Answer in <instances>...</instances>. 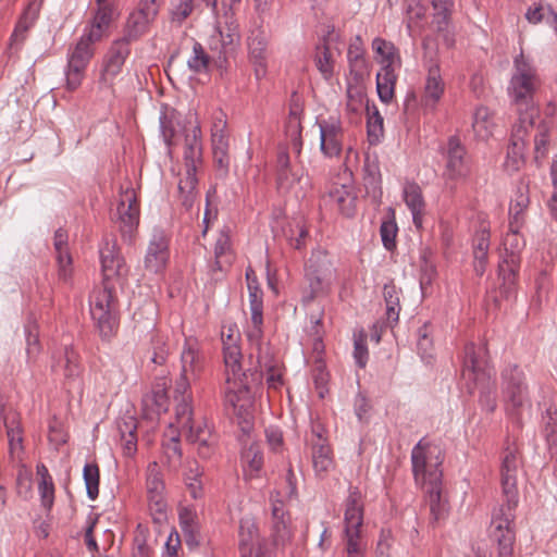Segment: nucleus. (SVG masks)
<instances>
[{
  "label": "nucleus",
  "mask_w": 557,
  "mask_h": 557,
  "mask_svg": "<svg viewBox=\"0 0 557 557\" xmlns=\"http://www.w3.org/2000/svg\"><path fill=\"white\" fill-rule=\"evenodd\" d=\"M99 255L102 284L89 296V308L101 341L110 342L116 335L120 325L119 300L112 281L125 277L128 269L114 238H103Z\"/></svg>",
  "instance_id": "f257e3e1"
},
{
  "label": "nucleus",
  "mask_w": 557,
  "mask_h": 557,
  "mask_svg": "<svg viewBox=\"0 0 557 557\" xmlns=\"http://www.w3.org/2000/svg\"><path fill=\"white\" fill-rule=\"evenodd\" d=\"M461 375L468 384V389L479 388V403L486 412L496 409V388L493 380L495 372L486 358L484 346L469 343L465 346Z\"/></svg>",
  "instance_id": "f03ea898"
},
{
  "label": "nucleus",
  "mask_w": 557,
  "mask_h": 557,
  "mask_svg": "<svg viewBox=\"0 0 557 557\" xmlns=\"http://www.w3.org/2000/svg\"><path fill=\"white\" fill-rule=\"evenodd\" d=\"M513 67L515 73L508 89L517 106L518 119L532 115V122H534L539 115V110L533 102L534 92L540 84L536 71L523 52L515 58Z\"/></svg>",
  "instance_id": "7ed1b4c3"
},
{
  "label": "nucleus",
  "mask_w": 557,
  "mask_h": 557,
  "mask_svg": "<svg viewBox=\"0 0 557 557\" xmlns=\"http://www.w3.org/2000/svg\"><path fill=\"white\" fill-rule=\"evenodd\" d=\"M491 512L488 536L497 545L498 557H511L516 542V509L519 497H503Z\"/></svg>",
  "instance_id": "20e7f679"
},
{
  "label": "nucleus",
  "mask_w": 557,
  "mask_h": 557,
  "mask_svg": "<svg viewBox=\"0 0 557 557\" xmlns=\"http://www.w3.org/2000/svg\"><path fill=\"white\" fill-rule=\"evenodd\" d=\"M189 403L183 397L175 408L174 430L184 432L187 441L198 445V455L209 458L214 451L215 438L205 421H194Z\"/></svg>",
  "instance_id": "39448f33"
},
{
  "label": "nucleus",
  "mask_w": 557,
  "mask_h": 557,
  "mask_svg": "<svg viewBox=\"0 0 557 557\" xmlns=\"http://www.w3.org/2000/svg\"><path fill=\"white\" fill-rule=\"evenodd\" d=\"M442 462L437 446L421 438L411 450L412 472L417 484L422 487L442 484Z\"/></svg>",
  "instance_id": "423d86ee"
},
{
  "label": "nucleus",
  "mask_w": 557,
  "mask_h": 557,
  "mask_svg": "<svg viewBox=\"0 0 557 557\" xmlns=\"http://www.w3.org/2000/svg\"><path fill=\"white\" fill-rule=\"evenodd\" d=\"M306 280L309 285V294L304 296L305 304L320 296H326L336 276L333 262L325 250L317 249L311 252L306 263Z\"/></svg>",
  "instance_id": "0eeeda50"
},
{
  "label": "nucleus",
  "mask_w": 557,
  "mask_h": 557,
  "mask_svg": "<svg viewBox=\"0 0 557 557\" xmlns=\"http://www.w3.org/2000/svg\"><path fill=\"white\" fill-rule=\"evenodd\" d=\"M363 495L358 487H350L345 500L344 542L346 553L366 552L367 543L361 536L363 524Z\"/></svg>",
  "instance_id": "6e6552de"
},
{
  "label": "nucleus",
  "mask_w": 557,
  "mask_h": 557,
  "mask_svg": "<svg viewBox=\"0 0 557 557\" xmlns=\"http://www.w3.org/2000/svg\"><path fill=\"white\" fill-rule=\"evenodd\" d=\"M98 41L83 35L78 40L70 45L66 53L65 84L70 91L76 90L83 83L86 70L95 57V45Z\"/></svg>",
  "instance_id": "1a4fd4ad"
},
{
  "label": "nucleus",
  "mask_w": 557,
  "mask_h": 557,
  "mask_svg": "<svg viewBox=\"0 0 557 557\" xmlns=\"http://www.w3.org/2000/svg\"><path fill=\"white\" fill-rule=\"evenodd\" d=\"M502 392L506 409L510 414L519 416L524 408L531 407L525 375L517 364L508 366L503 370Z\"/></svg>",
  "instance_id": "9d476101"
},
{
  "label": "nucleus",
  "mask_w": 557,
  "mask_h": 557,
  "mask_svg": "<svg viewBox=\"0 0 557 557\" xmlns=\"http://www.w3.org/2000/svg\"><path fill=\"white\" fill-rule=\"evenodd\" d=\"M131 54V46L115 39L111 42L103 55L98 86L101 90L114 91L116 77L122 73L123 66Z\"/></svg>",
  "instance_id": "9b49d317"
},
{
  "label": "nucleus",
  "mask_w": 557,
  "mask_h": 557,
  "mask_svg": "<svg viewBox=\"0 0 557 557\" xmlns=\"http://www.w3.org/2000/svg\"><path fill=\"white\" fill-rule=\"evenodd\" d=\"M223 357L226 368V383L237 384L240 381V386L244 389H251L262 384V373L257 370H247L242 372V352L237 343L225 342L223 347Z\"/></svg>",
  "instance_id": "f8f14e48"
},
{
  "label": "nucleus",
  "mask_w": 557,
  "mask_h": 557,
  "mask_svg": "<svg viewBox=\"0 0 557 557\" xmlns=\"http://www.w3.org/2000/svg\"><path fill=\"white\" fill-rule=\"evenodd\" d=\"M116 215L122 237L131 240L138 227L140 218L139 203L134 188L121 189Z\"/></svg>",
  "instance_id": "ddd939ff"
},
{
  "label": "nucleus",
  "mask_w": 557,
  "mask_h": 557,
  "mask_svg": "<svg viewBox=\"0 0 557 557\" xmlns=\"http://www.w3.org/2000/svg\"><path fill=\"white\" fill-rule=\"evenodd\" d=\"M320 132V150L325 158L339 157L343 150L344 128L339 116L317 117Z\"/></svg>",
  "instance_id": "4468645a"
},
{
  "label": "nucleus",
  "mask_w": 557,
  "mask_h": 557,
  "mask_svg": "<svg viewBox=\"0 0 557 557\" xmlns=\"http://www.w3.org/2000/svg\"><path fill=\"white\" fill-rule=\"evenodd\" d=\"M308 443L311 447L314 472L318 476L324 478L333 469L334 460L332 449L325 436V430L321 424H312Z\"/></svg>",
  "instance_id": "2eb2a0df"
},
{
  "label": "nucleus",
  "mask_w": 557,
  "mask_h": 557,
  "mask_svg": "<svg viewBox=\"0 0 557 557\" xmlns=\"http://www.w3.org/2000/svg\"><path fill=\"white\" fill-rule=\"evenodd\" d=\"M444 177L450 181L467 178L471 173V161L459 138L451 136L447 141Z\"/></svg>",
  "instance_id": "dca6fc26"
},
{
  "label": "nucleus",
  "mask_w": 557,
  "mask_h": 557,
  "mask_svg": "<svg viewBox=\"0 0 557 557\" xmlns=\"http://www.w3.org/2000/svg\"><path fill=\"white\" fill-rule=\"evenodd\" d=\"M246 41L255 76L260 81L268 72L269 34L261 26H257L249 30Z\"/></svg>",
  "instance_id": "f3484780"
},
{
  "label": "nucleus",
  "mask_w": 557,
  "mask_h": 557,
  "mask_svg": "<svg viewBox=\"0 0 557 557\" xmlns=\"http://www.w3.org/2000/svg\"><path fill=\"white\" fill-rule=\"evenodd\" d=\"M534 122H532V115L527 117L518 119L512 126L510 144L508 146L507 158L505 166L508 171H517L523 163L524 149H525V137L530 129L533 128Z\"/></svg>",
  "instance_id": "a211bd4d"
},
{
  "label": "nucleus",
  "mask_w": 557,
  "mask_h": 557,
  "mask_svg": "<svg viewBox=\"0 0 557 557\" xmlns=\"http://www.w3.org/2000/svg\"><path fill=\"white\" fill-rule=\"evenodd\" d=\"M146 487L149 499V507L154 520L161 521L166 517V503L164 500L165 484L161 469L157 461H152L147 467Z\"/></svg>",
  "instance_id": "6ab92c4d"
},
{
  "label": "nucleus",
  "mask_w": 557,
  "mask_h": 557,
  "mask_svg": "<svg viewBox=\"0 0 557 557\" xmlns=\"http://www.w3.org/2000/svg\"><path fill=\"white\" fill-rule=\"evenodd\" d=\"M169 243L163 230H153L144 258V267L148 272L157 274L165 269L170 258Z\"/></svg>",
  "instance_id": "aec40b11"
},
{
  "label": "nucleus",
  "mask_w": 557,
  "mask_h": 557,
  "mask_svg": "<svg viewBox=\"0 0 557 557\" xmlns=\"http://www.w3.org/2000/svg\"><path fill=\"white\" fill-rule=\"evenodd\" d=\"M42 0H30L21 14L10 38V48L18 50L27 37V32L39 17Z\"/></svg>",
  "instance_id": "412c9836"
},
{
  "label": "nucleus",
  "mask_w": 557,
  "mask_h": 557,
  "mask_svg": "<svg viewBox=\"0 0 557 557\" xmlns=\"http://www.w3.org/2000/svg\"><path fill=\"white\" fill-rule=\"evenodd\" d=\"M519 456L516 449L507 448L504 453L500 467V483L503 497H518L517 473Z\"/></svg>",
  "instance_id": "4be33fe9"
},
{
  "label": "nucleus",
  "mask_w": 557,
  "mask_h": 557,
  "mask_svg": "<svg viewBox=\"0 0 557 557\" xmlns=\"http://www.w3.org/2000/svg\"><path fill=\"white\" fill-rule=\"evenodd\" d=\"M530 206L529 182L520 180L517 183L513 198L509 206V221L513 228L522 227L525 222V212Z\"/></svg>",
  "instance_id": "5701e85b"
},
{
  "label": "nucleus",
  "mask_w": 557,
  "mask_h": 557,
  "mask_svg": "<svg viewBox=\"0 0 557 557\" xmlns=\"http://www.w3.org/2000/svg\"><path fill=\"white\" fill-rule=\"evenodd\" d=\"M403 197L411 212L413 225L421 230L426 213V203L421 187L417 183H407L403 189Z\"/></svg>",
  "instance_id": "b1692460"
},
{
  "label": "nucleus",
  "mask_w": 557,
  "mask_h": 557,
  "mask_svg": "<svg viewBox=\"0 0 557 557\" xmlns=\"http://www.w3.org/2000/svg\"><path fill=\"white\" fill-rule=\"evenodd\" d=\"M117 13L112 3L98 4L91 25L84 34L96 41H101L108 35L111 23L116 18Z\"/></svg>",
  "instance_id": "393cba45"
},
{
  "label": "nucleus",
  "mask_w": 557,
  "mask_h": 557,
  "mask_svg": "<svg viewBox=\"0 0 557 557\" xmlns=\"http://www.w3.org/2000/svg\"><path fill=\"white\" fill-rule=\"evenodd\" d=\"M205 358L195 338H186L181 352V372L198 377L203 369Z\"/></svg>",
  "instance_id": "a878e982"
},
{
  "label": "nucleus",
  "mask_w": 557,
  "mask_h": 557,
  "mask_svg": "<svg viewBox=\"0 0 557 557\" xmlns=\"http://www.w3.org/2000/svg\"><path fill=\"white\" fill-rule=\"evenodd\" d=\"M272 503V531L275 544H285L292 537V525L288 513L284 510L282 500L271 496Z\"/></svg>",
  "instance_id": "bb28decb"
},
{
  "label": "nucleus",
  "mask_w": 557,
  "mask_h": 557,
  "mask_svg": "<svg viewBox=\"0 0 557 557\" xmlns=\"http://www.w3.org/2000/svg\"><path fill=\"white\" fill-rule=\"evenodd\" d=\"M257 362L259 369L258 372L262 373V376L267 375L268 388L277 391L283 386V373L282 363L275 359L274 356L267 349L265 354H259L257 356Z\"/></svg>",
  "instance_id": "cd10ccee"
},
{
  "label": "nucleus",
  "mask_w": 557,
  "mask_h": 557,
  "mask_svg": "<svg viewBox=\"0 0 557 557\" xmlns=\"http://www.w3.org/2000/svg\"><path fill=\"white\" fill-rule=\"evenodd\" d=\"M143 406L148 414L159 416L168 411L169 396L165 379H161L152 385L151 391L143 398Z\"/></svg>",
  "instance_id": "c85d7f7f"
},
{
  "label": "nucleus",
  "mask_w": 557,
  "mask_h": 557,
  "mask_svg": "<svg viewBox=\"0 0 557 557\" xmlns=\"http://www.w3.org/2000/svg\"><path fill=\"white\" fill-rule=\"evenodd\" d=\"M184 432L174 430V424L170 423L168 431L163 434L162 449L169 468L176 470L182 465V447H181V435Z\"/></svg>",
  "instance_id": "c756f323"
},
{
  "label": "nucleus",
  "mask_w": 557,
  "mask_h": 557,
  "mask_svg": "<svg viewBox=\"0 0 557 557\" xmlns=\"http://www.w3.org/2000/svg\"><path fill=\"white\" fill-rule=\"evenodd\" d=\"M238 537L240 557H252L256 546L259 545L258 528L252 519L244 518L240 520ZM259 548L262 550L260 546L257 549Z\"/></svg>",
  "instance_id": "7c9ffc66"
},
{
  "label": "nucleus",
  "mask_w": 557,
  "mask_h": 557,
  "mask_svg": "<svg viewBox=\"0 0 557 557\" xmlns=\"http://www.w3.org/2000/svg\"><path fill=\"white\" fill-rule=\"evenodd\" d=\"M202 161L201 129L199 125L186 131L184 144L185 168L197 169Z\"/></svg>",
  "instance_id": "2f4dec72"
},
{
  "label": "nucleus",
  "mask_w": 557,
  "mask_h": 557,
  "mask_svg": "<svg viewBox=\"0 0 557 557\" xmlns=\"http://www.w3.org/2000/svg\"><path fill=\"white\" fill-rule=\"evenodd\" d=\"M444 82L441 76L440 66L433 64L429 67V73L424 86L422 103L425 108L434 109L444 94Z\"/></svg>",
  "instance_id": "473e14b6"
},
{
  "label": "nucleus",
  "mask_w": 557,
  "mask_h": 557,
  "mask_svg": "<svg viewBox=\"0 0 557 557\" xmlns=\"http://www.w3.org/2000/svg\"><path fill=\"white\" fill-rule=\"evenodd\" d=\"M233 255L231 246L230 230L223 227L214 244V262L211 264V272H222L232 264Z\"/></svg>",
  "instance_id": "72a5a7b5"
},
{
  "label": "nucleus",
  "mask_w": 557,
  "mask_h": 557,
  "mask_svg": "<svg viewBox=\"0 0 557 557\" xmlns=\"http://www.w3.org/2000/svg\"><path fill=\"white\" fill-rule=\"evenodd\" d=\"M330 201L336 205L337 210L345 216L351 218L356 213V200L352 187L347 185L334 186L327 194Z\"/></svg>",
  "instance_id": "f704fd0d"
},
{
  "label": "nucleus",
  "mask_w": 557,
  "mask_h": 557,
  "mask_svg": "<svg viewBox=\"0 0 557 557\" xmlns=\"http://www.w3.org/2000/svg\"><path fill=\"white\" fill-rule=\"evenodd\" d=\"M433 9V24L440 34L448 39L451 15L455 7L454 0H430Z\"/></svg>",
  "instance_id": "c9c22d12"
},
{
  "label": "nucleus",
  "mask_w": 557,
  "mask_h": 557,
  "mask_svg": "<svg viewBox=\"0 0 557 557\" xmlns=\"http://www.w3.org/2000/svg\"><path fill=\"white\" fill-rule=\"evenodd\" d=\"M150 24L149 20L133 11L126 20L122 37L117 39L131 46L132 42L139 40L148 32Z\"/></svg>",
  "instance_id": "e433bc0d"
},
{
  "label": "nucleus",
  "mask_w": 557,
  "mask_h": 557,
  "mask_svg": "<svg viewBox=\"0 0 557 557\" xmlns=\"http://www.w3.org/2000/svg\"><path fill=\"white\" fill-rule=\"evenodd\" d=\"M426 494L432 522L443 520L448 513V504L442 496V484L422 487Z\"/></svg>",
  "instance_id": "4c0bfd02"
},
{
  "label": "nucleus",
  "mask_w": 557,
  "mask_h": 557,
  "mask_svg": "<svg viewBox=\"0 0 557 557\" xmlns=\"http://www.w3.org/2000/svg\"><path fill=\"white\" fill-rule=\"evenodd\" d=\"M397 74L395 67L386 65L382 66L376 74V91L379 98L384 103H389L394 98Z\"/></svg>",
  "instance_id": "58836bf2"
},
{
  "label": "nucleus",
  "mask_w": 557,
  "mask_h": 557,
  "mask_svg": "<svg viewBox=\"0 0 557 557\" xmlns=\"http://www.w3.org/2000/svg\"><path fill=\"white\" fill-rule=\"evenodd\" d=\"M242 462L245 475L249 479L255 478L263 466V456L260 445L251 443L242 451Z\"/></svg>",
  "instance_id": "ea45409f"
},
{
  "label": "nucleus",
  "mask_w": 557,
  "mask_h": 557,
  "mask_svg": "<svg viewBox=\"0 0 557 557\" xmlns=\"http://www.w3.org/2000/svg\"><path fill=\"white\" fill-rule=\"evenodd\" d=\"M185 176L178 182V193L182 205L186 208H190L197 196V184L198 180L196 176L197 169L185 168Z\"/></svg>",
  "instance_id": "a19ab883"
},
{
  "label": "nucleus",
  "mask_w": 557,
  "mask_h": 557,
  "mask_svg": "<svg viewBox=\"0 0 557 557\" xmlns=\"http://www.w3.org/2000/svg\"><path fill=\"white\" fill-rule=\"evenodd\" d=\"M521 227L513 228L509 221V232L505 235L503 245L505 250L504 258L511 259V263L520 262V253L525 246L523 237L519 234Z\"/></svg>",
  "instance_id": "79ce46f5"
},
{
  "label": "nucleus",
  "mask_w": 557,
  "mask_h": 557,
  "mask_svg": "<svg viewBox=\"0 0 557 557\" xmlns=\"http://www.w3.org/2000/svg\"><path fill=\"white\" fill-rule=\"evenodd\" d=\"M367 132L370 144H377L384 134V120L375 104L367 100Z\"/></svg>",
  "instance_id": "37998d69"
},
{
  "label": "nucleus",
  "mask_w": 557,
  "mask_h": 557,
  "mask_svg": "<svg viewBox=\"0 0 557 557\" xmlns=\"http://www.w3.org/2000/svg\"><path fill=\"white\" fill-rule=\"evenodd\" d=\"M524 16L531 24H539L542 21H546V23L557 33V13L549 4L534 2L529 7Z\"/></svg>",
  "instance_id": "c03bdc74"
},
{
  "label": "nucleus",
  "mask_w": 557,
  "mask_h": 557,
  "mask_svg": "<svg viewBox=\"0 0 557 557\" xmlns=\"http://www.w3.org/2000/svg\"><path fill=\"white\" fill-rule=\"evenodd\" d=\"M211 147L212 150L230 149V134L223 112L214 116L211 127Z\"/></svg>",
  "instance_id": "a18cd8bd"
},
{
  "label": "nucleus",
  "mask_w": 557,
  "mask_h": 557,
  "mask_svg": "<svg viewBox=\"0 0 557 557\" xmlns=\"http://www.w3.org/2000/svg\"><path fill=\"white\" fill-rule=\"evenodd\" d=\"M543 435L552 458L557 457V411L547 408L543 416Z\"/></svg>",
  "instance_id": "49530a36"
},
{
  "label": "nucleus",
  "mask_w": 557,
  "mask_h": 557,
  "mask_svg": "<svg viewBox=\"0 0 557 557\" xmlns=\"http://www.w3.org/2000/svg\"><path fill=\"white\" fill-rule=\"evenodd\" d=\"M494 122L486 107L476 108L473 114L472 127L478 138L487 139L493 135Z\"/></svg>",
  "instance_id": "de8ad7c7"
},
{
  "label": "nucleus",
  "mask_w": 557,
  "mask_h": 557,
  "mask_svg": "<svg viewBox=\"0 0 557 557\" xmlns=\"http://www.w3.org/2000/svg\"><path fill=\"white\" fill-rule=\"evenodd\" d=\"M372 49L376 54L381 57L380 62L382 66L389 65L395 67L396 64H400L398 50L393 42L387 41L381 37H376L372 41Z\"/></svg>",
  "instance_id": "09e8293b"
},
{
  "label": "nucleus",
  "mask_w": 557,
  "mask_h": 557,
  "mask_svg": "<svg viewBox=\"0 0 557 557\" xmlns=\"http://www.w3.org/2000/svg\"><path fill=\"white\" fill-rule=\"evenodd\" d=\"M216 58L210 57L200 42L194 41L193 54L187 60V66L193 73L202 74L209 71L210 64Z\"/></svg>",
  "instance_id": "8fccbe9b"
},
{
  "label": "nucleus",
  "mask_w": 557,
  "mask_h": 557,
  "mask_svg": "<svg viewBox=\"0 0 557 557\" xmlns=\"http://www.w3.org/2000/svg\"><path fill=\"white\" fill-rule=\"evenodd\" d=\"M399 293L400 290L393 282L385 284L383 287V296L386 305V315L389 321L395 323L398 322L400 312Z\"/></svg>",
  "instance_id": "3c124183"
},
{
  "label": "nucleus",
  "mask_w": 557,
  "mask_h": 557,
  "mask_svg": "<svg viewBox=\"0 0 557 557\" xmlns=\"http://www.w3.org/2000/svg\"><path fill=\"white\" fill-rule=\"evenodd\" d=\"M519 267L520 262L512 264L511 259L508 258H503L502 263H499V276L503 280L500 289L507 296L515 289Z\"/></svg>",
  "instance_id": "603ef678"
},
{
  "label": "nucleus",
  "mask_w": 557,
  "mask_h": 557,
  "mask_svg": "<svg viewBox=\"0 0 557 557\" xmlns=\"http://www.w3.org/2000/svg\"><path fill=\"white\" fill-rule=\"evenodd\" d=\"M404 10L406 25L409 30L426 17L428 8L423 4L422 0H405Z\"/></svg>",
  "instance_id": "864d4df0"
},
{
  "label": "nucleus",
  "mask_w": 557,
  "mask_h": 557,
  "mask_svg": "<svg viewBox=\"0 0 557 557\" xmlns=\"http://www.w3.org/2000/svg\"><path fill=\"white\" fill-rule=\"evenodd\" d=\"M314 63L325 79H330L334 73V60L329 46L324 42L317 47Z\"/></svg>",
  "instance_id": "5fc2aeb1"
},
{
  "label": "nucleus",
  "mask_w": 557,
  "mask_h": 557,
  "mask_svg": "<svg viewBox=\"0 0 557 557\" xmlns=\"http://www.w3.org/2000/svg\"><path fill=\"white\" fill-rule=\"evenodd\" d=\"M225 28H226L225 34L223 33V30H220V36H221V41H222V50L219 51L216 60H214V63L221 69L224 66V64L227 61L228 50L234 45V42L239 39V24L237 21H236L235 30H231L230 25H225Z\"/></svg>",
  "instance_id": "6e6d98bb"
},
{
  "label": "nucleus",
  "mask_w": 557,
  "mask_h": 557,
  "mask_svg": "<svg viewBox=\"0 0 557 557\" xmlns=\"http://www.w3.org/2000/svg\"><path fill=\"white\" fill-rule=\"evenodd\" d=\"M83 478L86 485L87 496L95 500L99 495L100 472L97 463H86L83 469Z\"/></svg>",
  "instance_id": "4d7b16f0"
},
{
  "label": "nucleus",
  "mask_w": 557,
  "mask_h": 557,
  "mask_svg": "<svg viewBox=\"0 0 557 557\" xmlns=\"http://www.w3.org/2000/svg\"><path fill=\"white\" fill-rule=\"evenodd\" d=\"M262 289L258 285L250 284L249 305L252 324L263 323V300Z\"/></svg>",
  "instance_id": "13d9d810"
},
{
  "label": "nucleus",
  "mask_w": 557,
  "mask_h": 557,
  "mask_svg": "<svg viewBox=\"0 0 557 557\" xmlns=\"http://www.w3.org/2000/svg\"><path fill=\"white\" fill-rule=\"evenodd\" d=\"M240 0H221V10L216 18L224 25H230L231 30L236 28V12L239 8Z\"/></svg>",
  "instance_id": "bf43d9fd"
},
{
  "label": "nucleus",
  "mask_w": 557,
  "mask_h": 557,
  "mask_svg": "<svg viewBox=\"0 0 557 557\" xmlns=\"http://www.w3.org/2000/svg\"><path fill=\"white\" fill-rule=\"evenodd\" d=\"M194 11V0H172L170 18L172 23L181 25Z\"/></svg>",
  "instance_id": "052dcab7"
},
{
  "label": "nucleus",
  "mask_w": 557,
  "mask_h": 557,
  "mask_svg": "<svg viewBox=\"0 0 557 557\" xmlns=\"http://www.w3.org/2000/svg\"><path fill=\"white\" fill-rule=\"evenodd\" d=\"M232 384L234 386L225 392L224 403L225 406L233 408L235 413L240 414L242 409L244 408V404L239 403L242 398L250 392V389H244L240 386V381H237L236 385L234 383Z\"/></svg>",
  "instance_id": "680f3d73"
},
{
  "label": "nucleus",
  "mask_w": 557,
  "mask_h": 557,
  "mask_svg": "<svg viewBox=\"0 0 557 557\" xmlns=\"http://www.w3.org/2000/svg\"><path fill=\"white\" fill-rule=\"evenodd\" d=\"M64 376L67 380H75L79 377L82 373V367L78 361V354L73 348L66 347L64 350Z\"/></svg>",
  "instance_id": "e2e57ef3"
},
{
  "label": "nucleus",
  "mask_w": 557,
  "mask_h": 557,
  "mask_svg": "<svg viewBox=\"0 0 557 557\" xmlns=\"http://www.w3.org/2000/svg\"><path fill=\"white\" fill-rule=\"evenodd\" d=\"M397 224L394 220L383 221L380 226L382 244L387 250L396 247Z\"/></svg>",
  "instance_id": "0e129e2a"
},
{
  "label": "nucleus",
  "mask_w": 557,
  "mask_h": 557,
  "mask_svg": "<svg viewBox=\"0 0 557 557\" xmlns=\"http://www.w3.org/2000/svg\"><path fill=\"white\" fill-rule=\"evenodd\" d=\"M212 156L218 175L225 177L231 164L230 149L212 150Z\"/></svg>",
  "instance_id": "69168bd1"
},
{
  "label": "nucleus",
  "mask_w": 557,
  "mask_h": 557,
  "mask_svg": "<svg viewBox=\"0 0 557 557\" xmlns=\"http://www.w3.org/2000/svg\"><path fill=\"white\" fill-rule=\"evenodd\" d=\"M276 168H277L276 183L277 184H286L288 181L287 174L290 172V169H293L290 165L289 154L286 150H282L277 153Z\"/></svg>",
  "instance_id": "338daca9"
},
{
  "label": "nucleus",
  "mask_w": 557,
  "mask_h": 557,
  "mask_svg": "<svg viewBox=\"0 0 557 557\" xmlns=\"http://www.w3.org/2000/svg\"><path fill=\"white\" fill-rule=\"evenodd\" d=\"M364 50L362 48V41L359 36L348 47L347 58L351 67H361L364 64L363 59Z\"/></svg>",
  "instance_id": "774afa93"
}]
</instances>
